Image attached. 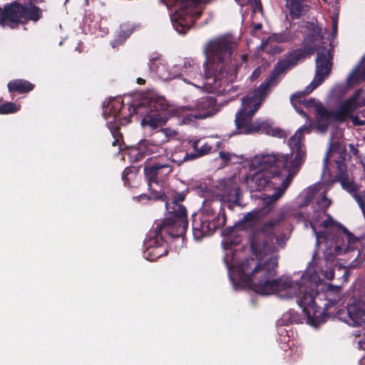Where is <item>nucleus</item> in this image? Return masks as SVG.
Returning <instances> with one entry per match:
<instances>
[{
    "instance_id": "32",
    "label": "nucleus",
    "mask_w": 365,
    "mask_h": 365,
    "mask_svg": "<svg viewBox=\"0 0 365 365\" xmlns=\"http://www.w3.org/2000/svg\"><path fill=\"white\" fill-rule=\"evenodd\" d=\"M235 1L240 6H242L245 4V1L244 0H235Z\"/></svg>"
},
{
    "instance_id": "11",
    "label": "nucleus",
    "mask_w": 365,
    "mask_h": 365,
    "mask_svg": "<svg viewBox=\"0 0 365 365\" xmlns=\"http://www.w3.org/2000/svg\"><path fill=\"white\" fill-rule=\"evenodd\" d=\"M287 214L285 209H281L275 217L264 223L262 228L253 235L250 242L252 251L259 252L262 255L263 253H274L277 250L273 242L272 230L286 217Z\"/></svg>"
},
{
    "instance_id": "36",
    "label": "nucleus",
    "mask_w": 365,
    "mask_h": 365,
    "mask_svg": "<svg viewBox=\"0 0 365 365\" xmlns=\"http://www.w3.org/2000/svg\"><path fill=\"white\" fill-rule=\"evenodd\" d=\"M127 173H128V170H125L123 171V176H124L125 174H127Z\"/></svg>"
},
{
    "instance_id": "33",
    "label": "nucleus",
    "mask_w": 365,
    "mask_h": 365,
    "mask_svg": "<svg viewBox=\"0 0 365 365\" xmlns=\"http://www.w3.org/2000/svg\"><path fill=\"white\" fill-rule=\"evenodd\" d=\"M145 82V81L143 79V78H138V83H140V84H142Z\"/></svg>"
},
{
    "instance_id": "3",
    "label": "nucleus",
    "mask_w": 365,
    "mask_h": 365,
    "mask_svg": "<svg viewBox=\"0 0 365 365\" xmlns=\"http://www.w3.org/2000/svg\"><path fill=\"white\" fill-rule=\"evenodd\" d=\"M170 108L171 106H168L163 96L152 92L147 93L140 103L133 105L131 108L125 106L120 98L110 100L106 106H103V113L108 120V127L115 139L113 145H116L121 138L115 120L122 118L127 120L125 110H128L130 115L137 113L143 116L140 123L143 128L155 130L152 135L151 140L144 139L138 143L137 145L138 152L148 155L160 153L163 150L162 145L168 141L162 128L160 130L158 128L165 125L168 118L171 115L173 116L169 111Z\"/></svg>"
},
{
    "instance_id": "22",
    "label": "nucleus",
    "mask_w": 365,
    "mask_h": 365,
    "mask_svg": "<svg viewBox=\"0 0 365 365\" xmlns=\"http://www.w3.org/2000/svg\"><path fill=\"white\" fill-rule=\"evenodd\" d=\"M286 7L292 19H297L307 12L304 0H286Z\"/></svg>"
},
{
    "instance_id": "16",
    "label": "nucleus",
    "mask_w": 365,
    "mask_h": 365,
    "mask_svg": "<svg viewBox=\"0 0 365 365\" xmlns=\"http://www.w3.org/2000/svg\"><path fill=\"white\" fill-rule=\"evenodd\" d=\"M144 257L149 261H153L167 253L166 246L162 238L155 236L145 244Z\"/></svg>"
},
{
    "instance_id": "17",
    "label": "nucleus",
    "mask_w": 365,
    "mask_h": 365,
    "mask_svg": "<svg viewBox=\"0 0 365 365\" xmlns=\"http://www.w3.org/2000/svg\"><path fill=\"white\" fill-rule=\"evenodd\" d=\"M292 38V36L287 31L281 34H274L269 36L266 41H262L260 46L262 50H266L274 54L282 51V48L276 45L277 43L287 42Z\"/></svg>"
},
{
    "instance_id": "19",
    "label": "nucleus",
    "mask_w": 365,
    "mask_h": 365,
    "mask_svg": "<svg viewBox=\"0 0 365 365\" xmlns=\"http://www.w3.org/2000/svg\"><path fill=\"white\" fill-rule=\"evenodd\" d=\"M139 26L138 24L133 22H125L120 24L118 33L117 38L111 42L113 48L123 43L125 39L133 32V31Z\"/></svg>"
},
{
    "instance_id": "9",
    "label": "nucleus",
    "mask_w": 365,
    "mask_h": 365,
    "mask_svg": "<svg viewBox=\"0 0 365 365\" xmlns=\"http://www.w3.org/2000/svg\"><path fill=\"white\" fill-rule=\"evenodd\" d=\"M289 180L290 177L285 178L282 186L277 187L275 193L270 195H261L259 197L260 207L247 212L242 220L232 230L231 233L236 234L235 230L237 229L252 227L261 218L268 215L272 210L274 204L284 194L289 187Z\"/></svg>"
},
{
    "instance_id": "5",
    "label": "nucleus",
    "mask_w": 365,
    "mask_h": 365,
    "mask_svg": "<svg viewBox=\"0 0 365 365\" xmlns=\"http://www.w3.org/2000/svg\"><path fill=\"white\" fill-rule=\"evenodd\" d=\"M312 129L311 120L309 125L299 128L289 140L291 153L287 155L262 154L252 158L249 161L250 171L252 174L246 179L251 192L261 190H274L282 186L284 179L290 177L289 185L305 158V148L302 143L303 135Z\"/></svg>"
},
{
    "instance_id": "2",
    "label": "nucleus",
    "mask_w": 365,
    "mask_h": 365,
    "mask_svg": "<svg viewBox=\"0 0 365 365\" xmlns=\"http://www.w3.org/2000/svg\"><path fill=\"white\" fill-rule=\"evenodd\" d=\"M327 218L318 225L314 215L312 216L311 227L316 236L317 245L324 246V257L322 259L316 253L314 254L312 261L302 274L301 284L305 287L299 294L297 304L309 319L318 321L324 315L338 319L349 326L358 327L359 329L354 334L356 337L363 336L357 344L359 349H365V298L349 304L346 309H340L336 312L331 310L332 307L342 300L341 289L324 283L323 280L334 278V268L336 265L335 258L337 256L349 255L347 249L341 247V245H344L343 237H346L351 243V236L346 232H336L334 241L333 238L329 240L324 232L327 230L339 231L340 225L333 222L329 217Z\"/></svg>"
},
{
    "instance_id": "29",
    "label": "nucleus",
    "mask_w": 365,
    "mask_h": 365,
    "mask_svg": "<svg viewBox=\"0 0 365 365\" xmlns=\"http://www.w3.org/2000/svg\"><path fill=\"white\" fill-rule=\"evenodd\" d=\"M220 158L225 162H228L231 159V154L227 152H220Z\"/></svg>"
},
{
    "instance_id": "7",
    "label": "nucleus",
    "mask_w": 365,
    "mask_h": 365,
    "mask_svg": "<svg viewBox=\"0 0 365 365\" xmlns=\"http://www.w3.org/2000/svg\"><path fill=\"white\" fill-rule=\"evenodd\" d=\"M172 171V166L168 163H157L144 168L150 190V195L148 197L154 200L161 199L165 202L166 210L170 214L171 229L176 228V232L170 230V234L173 236L179 237L185 232L187 227L186 208L180 204V202L184 200L185 194L174 191L165 194L158 182V179H162Z\"/></svg>"
},
{
    "instance_id": "25",
    "label": "nucleus",
    "mask_w": 365,
    "mask_h": 365,
    "mask_svg": "<svg viewBox=\"0 0 365 365\" xmlns=\"http://www.w3.org/2000/svg\"><path fill=\"white\" fill-rule=\"evenodd\" d=\"M19 107L14 103H6L0 106V114H7L16 112Z\"/></svg>"
},
{
    "instance_id": "27",
    "label": "nucleus",
    "mask_w": 365,
    "mask_h": 365,
    "mask_svg": "<svg viewBox=\"0 0 365 365\" xmlns=\"http://www.w3.org/2000/svg\"><path fill=\"white\" fill-rule=\"evenodd\" d=\"M287 240V237H285L284 236H278L275 239V242L279 247L283 248L285 245Z\"/></svg>"
},
{
    "instance_id": "14",
    "label": "nucleus",
    "mask_w": 365,
    "mask_h": 365,
    "mask_svg": "<svg viewBox=\"0 0 365 365\" xmlns=\"http://www.w3.org/2000/svg\"><path fill=\"white\" fill-rule=\"evenodd\" d=\"M149 68L153 77L168 81L176 78V63L170 64L159 55H153L150 58Z\"/></svg>"
},
{
    "instance_id": "28",
    "label": "nucleus",
    "mask_w": 365,
    "mask_h": 365,
    "mask_svg": "<svg viewBox=\"0 0 365 365\" xmlns=\"http://www.w3.org/2000/svg\"><path fill=\"white\" fill-rule=\"evenodd\" d=\"M337 22H338V16H333L332 17V29H333V36H335L337 32Z\"/></svg>"
},
{
    "instance_id": "4",
    "label": "nucleus",
    "mask_w": 365,
    "mask_h": 365,
    "mask_svg": "<svg viewBox=\"0 0 365 365\" xmlns=\"http://www.w3.org/2000/svg\"><path fill=\"white\" fill-rule=\"evenodd\" d=\"M235 43L229 37H220L211 40L204 47L206 60L203 63L204 77L194 59L184 58L176 63V78L200 88L201 86L191 83L190 80L204 79L202 86L210 93L222 95L235 91L236 87L230 83L236 78L229 63L231 61Z\"/></svg>"
},
{
    "instance_id": "23",
    "label": "nucleus",
    "mask_w": 365,
    "mask_h": 365,
    "mask_svg": "<svg viewBox=\"0 0 365 365\" xmlns=\"http://www.w3.org/2000/svg\"><path fill=\"white\" fill-rule=\"evenodd\" d=\"M33 84L26 80L18 79L8 83V89L10 92L26 93L33 90Z\"/></svg>"
},
{
    "instance_id": "13",
    "label": "nucleus",
    "mask_w": 365,
    "mask_h": 365,
    "mask_svg": "<svg viewBox=\"0 0 365 365\" xmlns=\"http://www.w3.org/2000/svg\"><path fill=\"white\" fill-rule=\"evenodd\" d=\"M41 13L35 6L28 4L24 6L17 1L7 4L2 9L0 7V24L5 25L11 23H24L29 20L38 21Z\"/></svg>"
},
{
    "instance_id": "31",
    "label": "nucleus",
    "mask_w": 365,
    "mask_h": 365,
    "mask_svg": "<svg viewBox=\"0 0 365 365\" xmlns=\"http://www.w3.org/2000/svg\"><path fill=\"white\" fill-rule=\"evenodd\" d=\"M262 9L261 4L259 2H257L255 1V11L259 10L260 11Z\"/></svg>"
},
{
    "instance_id": "34",
    "label": "nucleus",
    "mask_w": 365,
    "mask_h": 365,
    "mask_svg": "<svg viewBox=\"0 0 365 365\" xmlns=\"http://www.w3.org/2000/svg\"><path fill=\"white\" fill-rule=\"evenodd\" d=\"M140 199H144V198H146L147 197V195H141L138 197Z\"/></svg>"
},
{
    "instance_id": "15",
    "label": "nucleus",
    "mask_w": 365,
    "mask_h": 365,
    "mask_svg": "<svg viewBox=\"0 0 365 365\" xmlns=\"http://www.w3.org/2000/svg\"><path fill=\"white\" fill-rule=\"evenodd\" d=\"M362 80H365V57L349 76L346 85L338 84L333 87L331 93L333 96L339 97L346 93L348 88L357 85Z\"/></svg>"
},
{
    "instance_id": "30",
    "label": "nucleus",
    "mask_w": 365,
    "mask_h": 365,
    "mask_svg": "<svg viewBox=\"0 0 365 365\" xmlns=\"http://www.w3.org/2000/svg\"><path fill=\"white\" fill-rule=\"evenodd\" d=\"M260 74H261V68H256L252 72V74L251 76V80L254 81V80L257 79L260 76Z\"/></svg>"
},
{
    "instance_id": "26",
    "label": "nucleus",
    "mask_w": 365,
    "mask_h": 365,
    "mask_svg": "<svg viewBox=\"0 0 365 365\" xmlns=\"http://www.w3.org/2000/svg\"><path fill=\"white\" fill-rule=\"evenodd\" d=\"M165 136L167 138V141H170L171 140L175 139L178 135V132L170 128H162Z\"/></svg>"
},
{
    "instance_id": "10",
    "label": "nucleus",
    "mask_w": 365,
    "mask_h": 365,
    "mask_svg": "<svg viewBox=\"0 0 365 365\" xmlns=\"http://www.w3.org/2000/svg\"><path fill=\"white\" fill-rule=\"evenodd\" d=\"M169 111L173 116L182 118V123H188L194 119H203L212 116L217 113V109L214 99L210 96H205L187 106H171Z\"/></svg>"
},
{
    "instance_id": "8",
    "label": "nucleus",
    "mask_w": 365,
    "mask_h": 365,
    "mask_svg": "<svg viewBox=\"0 0 365 365\" xmlns=\"http://www.w3.org/2000/svg\"><path fill=\"white\" fill-rule=\"evenodd\" d=\"M220 196L204 200L201 209L192 215V233L195 240L210 236L214 231L225 225L226 217L222 202H236L239 190L232 180H228Z\"/></svg>"
},
{
    "instance_id": "6",
    "label": "nucleus",
    "mask_w": 365,
    "mask_h": 365,
    "mask_svg": "<svg viewBox=\"0 0 365 365\" xmlns=\"http://www.w3.org/2000/svg\"><path fill=\"white\" fill-rule=\"evenodd\" d=\"M256 259L248 262L249 267L243 268L242 274H240V282L237 289L242 287H252V289L262 295L276 294L282 299L292 298L299 299V294L302 293L304 285L301 284V276H282L278 279H273L276 275L277 266V257L272 256L264 261V257L271 253L254 252Z\"/></svg>"
},
{
    "instance_id": "12",
    "label": "nucleus",
    "mask_w": 365,
    "mask_h": 365,
    "mask_svg": "<svg viewBox=\"0 0 365 365\" xmlns=\"http://www.w3.org/2000/svg\"><path fill=\"white\" fill-rule=\"evenodd\" d=\"M240 242V239L236 234L230 233L227 235L225 232L224 233L222 245L225 251V254L223 259L227 266L230 279L235 289H237V286L240 282V274H242V270L244 269L243 268L249 267L247 263L253 259H247L242 263L237 264L235 252L232 247V245H237Z\"/></svg>"
},
{
    "instance_id": "1",
    "label": "nucleus",
    "mask_w": 365,
    "mask_h": 365,
    "mask_svg": "<svg viewBox=\"0 0 365 365\" xmlns=\"http://www.w3.org/2000/svg\"><path fill=\"white\" fill-rule=\"evenodd\" d=\"M306 28L307 34L305 38L307 51L297 50L286 58L279 61L274 68L271 76L263 82L254 92L242 98V107L236 113L235 125L240 133L248 134L254 132L264 133L278 138L286 137L284 130L274 127L267 120H257L252 122V119L256 111L259 108L266 95L270 88L275 86L279 80L278 76L286 70L297 64L298 61L306 55L312 54L314 49L317 52L316 59V71L314 80L302 92L293 95L290 100L293 107L301 115L308 118L307 114L298 108V104H302L307 108H312L316 115V130L318 133L326 132L329 125L334 121H344L350 118L355 125H365V120H360L354 115V112L359 107V98L363 93L356 91L351 97L340 103L337 109L333 112L327 109L321 103L314 99L302 100V97L310 93L319 86L329 76L331 69V54L329 49L319 46L322 43L323 29L314 24L307 23Z\"/></svg>"
},
{
    "instance_id": "21",
    "label": "nucleus",
    "mask_w": 365,
    "mask_h": 365,
    "mask_svg": "<svg viewBox=\"0 0 365 365\" xmlns=\"http://www.w3.org/2000/svg\"><path fill=\"white\" fill-rule=\"evenodd\" d=\"M342 138V132L339 129H336L333 132L331 135L329 139V147L327 151L326 156L324 158V167L327 166L328 160L329 158L330 154L334 151H339L341 153V150H344L343 147L342 142L341 138Z\"/></svg>"
},
{
    "instance_id": "18",
    "label": "nucleus",
    "mask_w": 365,
    "mask_h": 365,
    "mask_svg": "<svg viewBox=\"0 0 365 365\" xmlns=\"http://www.w3.org/2000/svg\"><path fill=\"white\" fill-rule=\"evenodd\" d=\"M188 143H191V145L195 150V153H192V154L196 155V158L205 155L210 153L212 150H215V149L220 148L221 145V143L219 141L214 143V140L212 139H210L205 142H203L200 140L193 142L189 141Z\"/></svg>"
},
{
    "instance_id": "20",
    "label": "nucleus",
    "mask_w": 365,
    "mask_h": 365,
    "mask_svg": "<svg viewBox=\"0 0 365 365\" xmlns=\"http://www.w3.org/2000/svg\"><path fill=\"white\" fill-rule=\"evenodd\" d=\"M336 165L339 170L337 179L340 182L341 187L349 192H354L356 190V187L351 180L349 178L348 174L345 171L343 159L336 160Z\"/></svg>"
},
{
    "instance_id": "24",
    "label": "nucleus",
    "mask_w": 365,
    "mask_h": 365,
    "mask_svg": "<svg viewBox=\"0 0 365 365\" xmlns=\"http://www.w3.org/2000/svg\"><path fill=\"white\" fill-rule=\"evenodd\" d=\"M171 160L178 165H181L185 161L196 158V155L189 153L183 148H176L171 154Z\"/></svg>"
},
{
    "instance_id": "35",
    "label": "nucleus",
    "mask_w": 365,
    "mask_h": 365,
    "mask_svg": "<svg viewBox=\"0 0 365 365\" xmlns=\"http://www.w3.org/2000/svg\"><path fill=\"white\" fill-rule=\"evenodd\" d=\"M255 29H259L261 28V24H257L255 26Z\"/></svg>"
}]
</instances>
